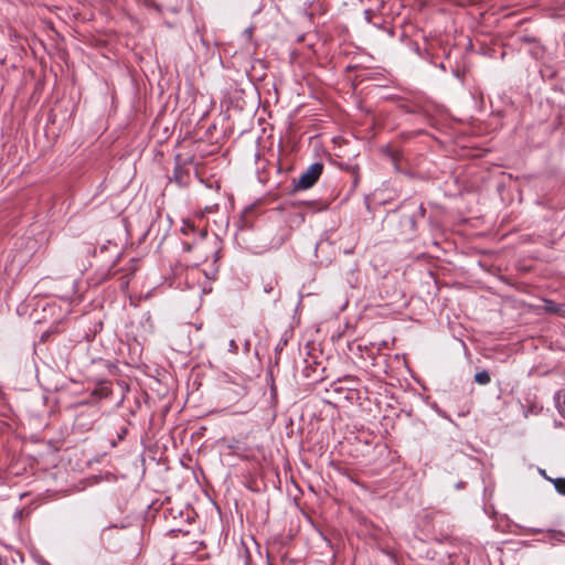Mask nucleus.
I'll return each mask as SVG.
<instances>
[{"label":"nucleus","mask_w":565,"mask_h":565,"mask_svg":"<svg viewBox=\"0 0 565 565\" xmlns=\"http://www.w3.org/2000/svg\"><path fill=\"white\" fill-rule=\"evenodd\" d=\"M323 171L321 162H315L301 173L296 184L297 190H307L311 188L320 178Z\"/></svg>","instance_id":"nucleus-1"},{"label":"nucleus","mask_w":565,"mask_h":565,"mask_svg":"<svg viewBox=\"0 0 565 565\" xmlns=\"http://www.w3.org/2000/svg\"><path fill=\"white\" fill-rule=\"evenodd\" d=\"M128 284H129V279L126 276L121 277L120 287L127 288Z\"/></svg>","instance_id":"nucleus-6"},{"label":"nucleus","mask_w":565,"mask_h":565,"mask_svg":"<svg viewBox=\"0 0 565 565\" xmlns=\"http://www.w3.org/2000/svg\"><path fill=\"white\" fill-rule=\"evenodd\" d=\"M388 34H390L391 36H393V35H394V31H393L392 29H390V30H388Z\"/></svg>","instance_id":"nucleus-8"},{"label":"nucleus","mask_w":565,"mask_h":565,"mask_svg":"<svg viewBox=\"0 0 565 565\" xmlns=\"http://www.w3.org/2000/svg\"><path fill=\"white\" fill-rule=\"evenodd\" d=\"M173 180L179 184V185H182L185 183V180H184V172L182 170L181 167H175L174 171H173Z\"/></svg>","instance_id":"nucleus-4"},{"label":"nucleus","mask_w":565,"mask_h":565,"mask_svg":"<svg viewBox=\"0 0 565 565\" xmlns=\"http://www.w3.org/2000/svg\"><path fill=\"white\" fill-rule=\"evenodd\" d=\"M556 491L559 493V494H563L565 495V478H556V479H550Z\"/></svg>","instance_id":"nucleus-5"},{"label":"nucleus","mask_w":565,"mask_h":565,"mask_svg":"<svg viewBox=\"0 0 565 565\" xmlns=\"http://www.w3.org/2000/svg\"><path fill=\"white\" fill-rule=\"evenodd\" d=\"M491 381L490 374L487 371H481L476 373L475 382L479 385H487Z\"/></svg>","instance_id":"nucleus-3"},{"label":"nucleus","mask_w":565,"mask_h":565,"mask_svg":"<svg viewBox=\"0 0 565 565\" xmlns=\"http://www.w3.org/2000/svg\"><path fill=\"white\" fill-rule=\"evenodd\" d=\"M245 32H246V34H248V36H250V34H252V29H250V28H248V29H246V30H245Z\"/></svg>","instance_id":"nucleus-7"},{"label":"nucleus","mask_w":565,"mask_h":565,"mask_svg":"<svg viewBox=\"0 0 565 565\" xmlns=\"http://www.w3.org/2000/svg\"><path fill=\"white\" fill-rule=\"evenodd\" d=\"M181 233L183 235H190L192 233H198V235L201 239H203L206 236V231L196 230L194 224L190 221H183V224L181 226Z\"/></svg>","instance_id":"nucleus-2"}]
</instances>
